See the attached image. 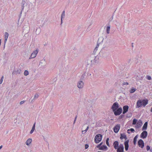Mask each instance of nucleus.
I'll return each instance as SVG.
<instances>
[{"instance_id":"obj_1","label":"nucleus","mask_w":152,"mask_h":152,"mask_svg":"<svg viewBox=\"0 0 152 152\" xmlns=\"http://www.w3.org/2000/svg\"><path fill=\"white\" fill-rule=\"evenodd\" d=\"M102 135L100 134H98L96 135L94 138V142L96 143H98L100 142L102 140Z\"/></svg>"},{"instance_id":"obj_2","label":"nucleus","mask_w":152,"mask_h":152,"mask_svg":"<svg viewBox=\"0 0 152 152\" xmlns=\"http://www.w3.org/2000/svg\"><path fill=\"white\" fill-rule=\"evenodd\" d=\"M114 115L116 116L120 115L122 112V109L121 107H120L118 109L113 111Z\"/></svg>"},{"instance_id":"obj_3","label":"nucleus","mask_w":152,"mask_h":152,"mask_svg":"<svg viewBox=\"0 0 152 152\" xmlns=\"http://www.w3.org/2000/svg\"><path fill=\"white\" fill-rule=\"evenodd\" d=\"M93 54L91 55L89 58H88L86 62L88 65L89 64H94L93 58H93Z\"/></svg>"},{"instance_id":"obj_4","label":"nucleus","mask_w":152,"mask_h":152,"mask_svg":"<svg viewBox=\"0 0 152 152\" xmlns=\"http://www.w3.org/2000/svg\"><path fill=\"white\" fill-rule=\"evenodd\" d=\"M119 106L117 102H115L112 105L111 109L113 111H114L115 110H116V109L119 108Z\"/></svg>"},{"instance_id":"obj_5","label":"nucleus","mask_w":152,"mask_h":152,"mask_svg":"<svg viewBox=\"0 0 152 152\" xmlns=\"http://www.w3.org/2000/svg\"><path fill=\"white\" fill-rule=\"evenodd\" d=\"M38 50L37 49L36 50L34 51L31 54V56L29 58V59H31L34 58L36 57L37 54L38 53Z\"/></svg>"},{"instance_id":"obj_6","label":"nucleus","mask_w":152,"mask_h":152,"mask_svg":"<svg viewBox=\"0 0 152 152\" xmlns=\"http://www.w3.org/2000/svg\"><path fill=\"white\" fill-rule=\"evenodd\" d=\"M148 133L146 131H144L141 134L140 137L143 139L147 137Z\"/></svg>"},{"instance_id":"obj_7","label":"nucleus","mask_w":152,"mask_h":152,"mask_svg":"<svg viewBox=\"0 0 152 152\" xmlns=\"http://www.w3.org/2000/svg\"><path fill=\"white\" fill-rule=\"evenodd\" d=\"M138 145L140 147L142 148L144 146V143L142 139H140L138 142Z\"/></svg>"},{"instance_id":"obj_8","label":"nucleus","mask_w":152,"mask_h":152,"mask_svg":"<svg viewBox=\"0 0 152 152\" xmlns=\"http://www.w3.org/2000/svg\"><path fill=\"white\" fill-rule=\"evenodd\" d=\"M120 128V125L119 124H118L116 125L114 128V131L115 133H117Z\"/></svg>"},{"instance_id":"obj_9","label":"nucleus","mask_w":152,"mask_h":152,"mask_svg":"<svg viewBox=\"0 0 152 152\" xmlns=\"http://www.w3.org/2000/svg\"><path fill=\"white\" fill-rule=\"evenodd\" d=\"M129 107L128 105H125L123 107V114H125L128 111Z\"/></svg>"},{"instance_id":"obj_10","label":"nucleus","mask_w":152,"mask_h":152,"mask_svg":"<svg viewBox=\"0 0 152 152\" xmlns=\"http://www.w3.org/2000/svg\"><path fill=\"white\" fill-rule=\"evenodd\" d=\"M142 124V121L141 120H139L137 123L135 127L136 128H140Z\"/></svg>"},{"instance_id":"obj_11","label":"nucleus","mask_w":152,"mask_h":152,"mask_svg":"<svg viewBox=\"0 0 152 152\" xmlns=\"http://www.w3.org/2000/svg\"><path fill=\"white\" fill-rule=\"evenodd\" d=\"M84 83L82 81H80L77 83V86L79 88H81L83 87Z\"/></svg>"},{"instance_id":"obj_12","label":"nucleus","mask_w":152,"mask_h":152,"mask_svg":"<svg viewBox=\"0 0 152 152\" xmlns=\"http://www.w3.org/2000/svg\"><path fill=\"white\" fill-rule=\"evenodd\" d=\"M93 58H93V60L94 61V63H98L99 61V56H95L94 55Z\"/></svg>"},{"instance_id":"obj_13","label":"nucleus","mask_w":152,"mask_h":152,"mask_svg":"<svg viewBox=\"0 0 152 152\" xmlns=\"http://www.w3.org/2000/svg\"><path fill=\"white\" fill-rule=\"evenodd\" d=\"M142 99L138 100L137 103V107L139 108L141 107L142 106Z\"/></svg>"},{"instance_id":"obj_14","label":"nucleus","mask_w":152,"mask_h":152,"mask_svg":"<svg viewBox=\"0 0 152 152\" xmlns=\"http://www.w3.org/2000/svg\"><path fill=\"white\" fill-rule=\"evenodd\" d=\"M113 145L114 148L116 149L118 147V142L117 141H115L113 143Z\"/></svg>"},{"instance_id":"obj_15","label":"nucleus","mask_w":152,"mask_h":152,"mask_svg":"<svg viewBox=\"0 0 152 152\" xmlns=\"http://www.w3.org/2000/svg\"><path fill=\"white\" fill-rule=\"evenodd\" d=\"M8 36H9L8 33L7 32H5V34H4V39H5L4 41V45L6 43L7 41Z\"/></svg>"},{"instance_id":"obj_16","label":"nucleus","mask_w":152,"mask_h":152,"mask_svg":"<svg viewBox=\"0 0 152 152\" xmlns=\"http://www.w3.org/2000/svg\"><path fill=\"white\" fill-rule=\"evenodd\" d=\"M142 106H143L144 107H145L146 106V105L148 103V100L147 99H142Z\"/></svg>"},{"instance_id":"obj_17","label":"nucleus","mask_w":152,"mask_h":152,"mask_svg":"<svg viewBox=\"0 0 152 152\" xmlns=\"http://www.w3.org/2000/svg\"><path fill=\"white\" fill-rule=\"evenodd\" d=\"M104 40V38L103 37H99L98 40L97 42L99 44H101L102 43Z\"/></svg>"},{"instance_id":"obj_18","label":"nucleus","mask_w":152,"mask_h":152,"mask_svg":"<svg viewBox=\"0 0 152 152\" xmlns=\"http://www.w3.org/2000/svg\"><path fill=\"white\" fill-rule=\"evenodd\" d=\"M121 139H125V140H126L127 139L126 136L124 133L121 134V136L120 137Z\"/></svg>"},{"instance_id":"obj_19","label":"nucleus","mask_w":152,"mask_h":152,"mask_svg":"<svg viewBox=\"0 0 152 152\" xmlns=\"http://www.w3.org/2000/svg\"><path fill=\"white\" fill-rule=\"evenodd\" d=\"M99 149L100 150H106L107 149V148L106 145H103L99 148Z\"/></svg>"},{"instance_id":"obj_20","label":"nucleus","mask_w":152,"mask_h":152,"mask_svg":"<svg viewBox=\"0 0 152 152\" xmlns=\"http://www.w3.org/2000/svg\"><path fill=\"white\" fill-rule=\"evenodd\" d=\"M148 126V122H146L144 124L142 128V130H146L147 129Z\"/></svg>"},{"instance_id":"obj_21","label":"nucleus","mask_w":152,"mask_h":152,"mask_svg":"<svg viewBox=\"0 0 152 152\" xmlns=\"http://www.w3.org/2000/svg\"><path fill=\"white\" fill-rule=\"evenodd\" d=\"M41 31V29L40 27H39L36 29V34L37 35H39Z\"/></svg>"},{"instance_id":"obj_22","label":"nucleus","mask_w":152,"mask_h":152,"mask_svg":"<svg viewBox=\"0 0 152 152\" xmlns=\"http://www.w3.org/2000/svg\"><path fill=\"white\" fill-rule=\"evenodd\" d=\"M31 141L32 140L31 139L29 138L28 139L26 142V144L27 145H28L31 143Z\"/></svg>"},{"instance_id":"obj_23","label":"nucleus","mask_w":152,"mask_h":152,"mask_svg":"<svg viewBox=\"0 0 152 152\" xmlns=\"http://www.w3.org/2000/svg\"><path fill=\"white\" fill-rule=\"evenodd\" d=\"M35 123L33 126V127H32V128L31 129V131H30V134H32L33 132H34V130H35Z\"/></svg>"},{"instance_id":"obj_24","label":"nucleus","mask_w":152,"mask_h":152,"mask_svg":"<svg viewBox=\"0 0 152 152\" xmlns=\"http://www.w3.org/2000/svg\"><path fill=\"white\" fill-rule=\"evenodd\" d=\"M138 135H137L134 138L133 140V143L134 145H135L136 143L137 139L138 137Z\"/></svg>"},{"instance_id":"obj_25","label":"nucleus","mask_w":152,"mask_h":152,"mask_svg":"<svg viewBox=\"0 0 152 152\" xmlns=\"http://www.w3.org/2000/svg\"><path fill=\"white\" fill-rule=\"evenodd\" d=\"M136 90V89L133 87H132L131 88V89L129 91V92L131 93H132L134 92Z\"/></svg>"},{"instance_id":"obj_26","label":"nucleus","mask_w":152,"mask_h":152,"mask_svg":"<svg viewBox=\"0 0 152 152\" xmlns=\"http://www.w3.org/2000/svg\"><path fill=\"white\" fill-rule=\"evenodd\" d=\"M65 16V11H63L62 13L61 16V20H63V18H64Z\"/></svg>"},{"instance_id":"obj_27","label":"nucleus","mask_w":152,"mask_h":152,"mask_svg":"<svg viewBox=\"0 0 152 152\" xmlns=\"http://www.w3.org/2000/svg\"><path fill=\"white\" fill-rule=\"evenodd\" d=\"M25 3V1H23L21 3L22 4V10H23L24 9V5Z\"/></svg>"},{"instance_id":"obj_28","label":"nucleus","mask_w":152,"mask_h":152,"mask_svg":"<svg viewBox=\"0 0 152 152\" xmlns=\"http://www.w3.org/2000/svg\"><path fill=\"white\" fill-rule=\"evenodd\" d=\"M110 26H107V34H109L110 33Z\"/></svg>"},{"instance_id":"obj_29","label":"nucleus","mask_w":152,"mask_h":152,"mask_svg":"<svg viewBox=\"0 0 152 152\" xmlns=\"http://www.w3.org/2000/svg\"><path fill=\"white\" fill-rule=\"evenodd\" d=\"M137 120L136 119H134L133 120V122H132V124L133 125H135L137 123Z\"/></svg>"},{"instance_id":"obj_30","label":"nucleus","mask_w":152,"mask_h":152,"mask_svg":"<svg viewBox=\"0 0 152 152\" xmlns=\"http://www.w3.org/2000/svg\"><path fill=\"white\" fill-rule=\"evenodd\" d=\"M132 113H128L126 115V117L127 118H130L132 117Z\"/></svg>"},{"instance_id":"obj_31","label":"nucleus","mask_w":152,"mask_h":152,"mask_svg":"<svg viewBox=\"0 0 152 152\" xmlns=\"http://www.w3.org/2000/svg\"><path fill=\"white\" fill-rule=\"evenodd\" d=\"M118 148H120L121 149H124V147L123 145L122 144H120L118 146Z\"/></svg>"},{"instance_id":"obj_32","label":"nucleus","mask_w":152,"mask_h":152,"mask_svg":"<svg viewBox=\"0 0 152 152\" xmlns=\"http://www.w3.org/2000/svg\"><path fill=\"white\" fill-rule=\"evenodd\" d=\"M45 62V59L41 60L39 63V65H41V66H44V65H42V64L44 62Z\"/></svg>"},{"instance_id":"obj_33","label":"nucleus","mask_w":152,"mask_h":152,"mask_svg":"<svg viewBox=\"0 0 152 152\" xmlns=\"http://www.w3.org/2000/svg\"><path fill=\"white\" fill-rule=\"evenodd\" d=\"M28 74L29 72L27 70H26L25 71L24 73V75L25 76H26L28 75Z\"/></svg>"},{"instance_id":"obj_34","label":"nucleus","mask_w":152,"mask_h":152,"mask_svg":"<svg viewBox=\"0 0 152 152\" xmlns=\"http://www.w3.org/2000/svg\"><path fill=\"white\" fill-rule=\"evenodd\" d=\"M129 140H127L126 141H125L124 142V144L125 146H128L129 145Z\"/></svg>"},{"instance_id":"obj_35","label":"nucleus","mask_w":152,"mask_h":152,"mask_svg":"<svg viewBox=\"0 0 152 152\" xmlns=\"http://www.w3.org/2000/svg\"><path fill=\"white\" fill-rule=\"evenodd\" d=\"M117 152H124V149H121L120 148H118L117 149Z\"/></svg>"},{"instance_id":"obj_36","label":"nucleus","mask_w":152,"mask_h":152,"mask_svg":"<svg viewBox=\"0 0 152 152\" xmlns=\"http://www.w3.org/2000/svg\"><path fill=\"white\" fill-rule=\"evenodd\" d=\"M39 97V95L38 94H36L34 96V99H36Z\"/></svg>"},{"instance_id":"obj_37","label":"nucleus","mask_w":152,"mask_h":152,"mask_svg":"<svg viewBox=\"0 0 152 152\" xmlns=\"http://www.w3.org/2000/svg\"><path fill=\"white\" fill-rule=\"evenodd\" d=\"M115 23L116 26H119L120 25V23L117 20L115 21Z\"/></svg>"},{"instance_id":"obj_38","label":"nucleus","mask_w":152,"mask_h":152,"mask_svg":"<svg viewBox=\"0 0 152 152\" xmlns=\"http://www.w3.org/2000/svg\"><path fill=\"white\" fill-rule=\"evenodd\" d=\"M16 72L17 74H20L21 73V70L20 69H18L16 71Z\"/></svg>"},{"instance_id":"obj_39","label":"nucleus","mask_w":152,"mask_h":152,"mask_svg":"<svg viewBox=\"0 0 152 152\" xmlns=\"http://www.w3.org/2000/svg\"><path fill=\"white\" fill-rule=\"evenodd\" d=\"M97 49H96V48H95L94 50L93 53L92 54V55L93 54L95 55V53L97 51Z\"/></svg>"},{"instance_id":"obj_40","label":"nucleus","mask_w":152,"mask_h":152,"mask_svg":"<svg viewBox=\"0 0 152 152\" xmlns=\"http://www.w3.org/2000/svg\"><path fill=\"white\" fill-rule=\"evenodd\" d=\"M4 79V76H2L1 78V79L0 80V84H1L2 83L3 80Z\"/></svg>"},{"instance_id":"obj_41","label":"nucleus","mask_w":152,"mask_h":152,"mask_svg":"<svg viewBox=\"0 0 152 152\" xmlns=\"http://www.w3.org/2000/svg\"><path fill=\"white\" fill-rule=\"evenodd\" d=\"M146 78L148 80H151V77L149 75H147L146 77Z\"/></svg>"},{"instance_id":"obj_42","label":"nucleus","mask_w":152,"mask_h":152,"mask_svg":"<svg viewBox=\"0 0 152 152\" xmlns=\"http://www.w3.org/2000/svg\"><path fill=\"white\" fill-rule=\"evenodd\" d=\"M124 114H121L119 116V119H122L123 118H124Z\"/></svg>"},{"instance_id":"obj_43","label":"nucleus","mask_w":152,"mask_h":152,"mask_svg":"<svg viewBox=\"0 0 152 152\" xmlns=\"http://www.w3.org/2000/svg\"><path fill=\"white\" fill-rule=\"evenodd\" d=\"M129 145L128 146H125V149L126 151L128 150Z\"/></svg>"},{"instance_id":"obj_44","label":"nucleus","mask_w":152,"mask_h":152,"mask_svg":"<svg viewBox=\"0 0 152 152\" xmlns=\"http://www.w3.org/2000/svg\"><path fill=\"white\" fill-rule=\"evenodd\" d=\"M129 83L128 82H124L123 83V85H128Z\"/></svg>"},{"instance_id":"obj_45","label":"nucleus","mask_w":152,"mask_h":152,"mask_svg":"<svg viewBox=\"0 0 152 152\" xmlns=\"http://www.w3.org/2000/svg\"><path fill=\"white\" fill-rule=\"evenodd\" d=\"M150 148L149 145H147L146 146V150L147 151L149 150L150 149Z\"/></svg>"},{"instance_id":"obj_46","label":"nucleus","mask_w":152,"mask_h":152,"mask_svg":"<svg viewBox=\"0 0 152 152\" xmlns=\"http://www.w3.org/2000/svg\"><path fill=\"white\" fill-rule=\"evenodd\" d=\"M102 142L101 143H100L96 147L98 148H99L102 145Z\"/></svg>"},{"instance_id":"obj_47","label":"nucleus","mask_w":152,"mask_h":152,"mask_svg":"<svg viewBox=\"0 0 152 152\" xmlns=\"http://www.w3.org/2000/svg\"><path fill=\"white\" fill-rule=\"evenodd\" d=\"M129 129V131H130L132 132H134L135 131L134 130L133 128H131Z\"/></svg>"},{"instance_id":"obj_48","label":"nucleus","mask_w":152,"mask_h":152,"mask_svg":"<svg viewBox=\"0 0 152 152\" xmlns=\"http://www.w3.org/2000/svg\"><path fill=\"white\" fill-rule=\"evenodd\" d=\"M89 147V146H88V144H86L85 145V149H86L87 148H88V147Z\"/></svg>"},{"instance_id":"obj_49","label":"nucleus","mask_w":152,"mask_h":152,"mask_svg":"<svg viewBox=\"0 0 152 152\" xmlns=\"http://www.w3.org/2000/svg\"><path fill=\"white\" fill-rule=\"evenodd\" d=\"M25 102V101H21L20 103V105L22 104H23V103H24Z\"/></svg>"},{"instance_id":"obj_50","label":"nucleus","mask_w":152,"mask_h":152,"mask_svg":"<svg viewBox=\"0 0 152 152\" xmlns=\"http://www.w3.org/2000/svg\"><path fill=\"white\" fill-rule=\"evenodd\" d=\"M100 44H99L98 42H97V44L95 48H96V49H97L99 47Z\"/></svg>"},{"instance_id":"obj_51","label":"nucleus","mask_w":152,"mask_h":152,"mask_svg":"<svg viewBox=\"0 0 152 152\" xmlns=\"http://www.w3.org/2000/svg\"><path fill=\"white\" fill-rule=\"evenodd\" d=\"M77 116H76L75 117V120H74V123H73V124H74L75 122V121H76V119H77Z\"/></svg>"},{"instance_id":"obj_52","label":"nucleus","mask_w":152,"mask_h":152,"mask_svg":"<svg viewBox=\"0 0 152 152\" xmlns=\"http://www.w3.org/2000/svg\"><path fill=\"white\" fill-rule=\"evenodd\" d=\"M113 15H112V16L111 17V18H110V21H112V20H113Z\"/></svg>"},{"instance_id":"obj_53","label":"nucleus","mask_w":152,"mask_h":152,"mask_svg":"<svg viewBox=\"0 0 152 152\" xmlns=\"http://www.w3.org/2000/svg\"><path fill=\"white\" fill-rule=\"evenodd\" d=\"M35 100V99H34V98L32 99L31 100V103H32L34 101V100Z\"/></svg>"},{"instance_id":"obj_54","label":"nucleus","mask_w":152,"mask_h":152,"mask_svg":"<svg viewBox=\"0 0 152 152\" xmlns=\"http://www.w3.org/2000/svg\"><path fill=\"white\" fill-rule=\"evenodd\" d=\"M91 74L90 73H88L87 74V75L88 77H90L91 76Z\"/></svg>"},{"instance_id":"obj_55","label":"nucleus","mask_w":152,"mask_h":152,"mask_svg":"<svg viewBox=\"0 0 152 152\" xmlns=\"http://www.w3.org/2000/svg\"><path fill=\"white\" fill-rule=\"evenodd\" d=\"M106 143L107 144V146H110V145H109V142L108 141H106Z\"/></svg>"},{"instance_id":"obj_56","label":"nucleus","mask_w":152,"mask_h":152,"mask_svg":"<svg viewBox=\"0 0 152 152\" xmlns=\"http://www.w3.org/2000/svg\"><path fill=\"white\" fill-rule=\"evenodd\" d=\"M85 131H86V130H83V131H82V133L83 134H84V133H86V132Z\"/></svg>"},{"instance_id":"obj_57","label":"nucleus","mask_w":152,"mask_h":152,"mask_svg":"<svg viewBox=\"0 0 152 152\" xmlns=\"http://www.w3.org/2000/svg\"><path fill=\"white\" fill-rule=\"evenodd\" d=\"M89 127L88 126L86 128V129H85L86 130V132H87L88 129Z\"/></svg>"},{"instance_id":"obj_58","label":"nucleus","mask_w":152,"mask_h":152,"mask_svg":"<svg viewBox=\"0 0 152 152\" xmlns=\"http://www.w3.org/2000/svg\"><path fill=\"white\" fill-rule=\"evenodd\" d=\"M129 129H128L127 130V133L128 134H130V132H129Z\"/></svg>"},{"instance_id":"obj_59","label":"nucleus","mask_w":152,"mask_h":152,"mask_svg":"<svg viewBox=\"0 0 152 152\" xmlns=\"http://www.w3.org/2000/svg\"><path fill=\"white\" fill-rule=\"evenodd\" d=\"M109 140V138H107L106 140V141H108Z\"/></svg>"},{"instance_id":"obj_60","label":"nucleus","mask_w":152,"mask_h":152,"mask_svg":"<svg viewBox=\"0 0 152 152\" xmlns=\"http://www.w3.org/2000/svg\"><path fill=\"white\" fill-rule=\"evenodd\" d=\"M62 21H63L62 20H61V24H62Z\"/></svg>"},{"instance_id":"obj_61","label":"nucleus","mask_w":152,"mask_h":152,"mask_svg":"<svg viewBox=\"0 0 152 152\" xmlns=\"http://www.w3.org/2000/svg\"><path fill=\"white\" fill-rule=\"evenodd\" d=\"M86 75L84 74H83L82 75V76L83 77H84V76H85Z\"/></svg>"},{"instance_id":"obj_62","label":"nucleus","mask_w":152,"mask_h":152,"mask_svg":"<svg viewBox=\"0 0 152 152\" xmlns=\"http://www.w3.org/2000/svg\"><path fill=\"white\" fill-rule=\"evenodd\" d=\"M2 145H1L0 146V149H1L2 148Z\"/></svg>"},{"instance_id":"obj_63","label":"nucleus","mask_w":152,"mask_h":152,"mask_svg":"<svg viewBox=\"0 0 152 152\" xmlns=\"http://www.w3.org/2000/svg\"><path fill=\"white\" fill-rule=\"evenodd\" d=\"M1 39H0V45H1Z\"/></svg>"},{"instance_id":"obj_64","label":"nucleus","mask_w":152,"mask_h":152,"mask_svg":"<svg viewBox=\"0 0 152 152\" xmlns=\"http://www.w3.org/2000/svg\"><path fill=\"white\" fill-rule=\"evenodd\" d=\"M151 111L152 112V107H151Z\"/></svg>"}]
</instances>
